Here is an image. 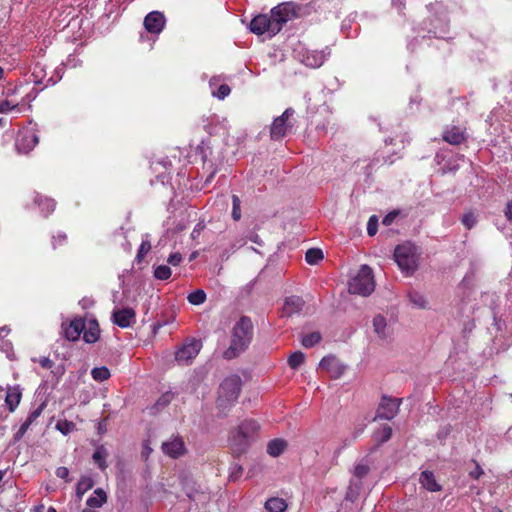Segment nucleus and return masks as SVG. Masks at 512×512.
Here are the masks:
<instances>
[{
  "label": "nucleus",
  "mask_w": 512,
  "mask_h": 512,
  "mask_svg": "<svg viewBox=\"0 0 512 512\" xmlns=\"http://www.w3.org/2000/svg\"><path fill=\"white\" fill-rule=\"evenodd\" d=\"M112 321L120 328H127L136 322V313L130 307L117 309L112 313Z\"/></svg>",
  "instance_id": "f8f14e48"
},
{
  "label": "nucleus",
  "mask_w": 512,
  "mask_h": 512,
  "mask_svg": "<svg viewBox=\"0 0 512 512\" xmlns=\"http://www.w3.org/2000/svg\"><path fill=\"white\" fill-rule=\"evenodd\" d=\"M32 425V423L30 421H28L27 419L21 424L19 430L17 431V433L15 434V439L16 440H19L21 439L24 434L27 432V430L29 429V427Z\"/></svg>",
  "instance_id": "3c124183"
},
{
  "label": "nucleus",
  "mask_w": 512,
  "mask_h": 512,
  "mask_svg": "<svg viewBox=\"0 0 512 512\" xmlns=\"http://www.w3.org/2000/svg\"><path fill=\"white\" fill-rule=\"evenodd\" d=\"M305 361V355L301 351L293 352L288 358V365L291 369L299 368Z\"/></svg>",
  "instance_id": "72a5a7b5"
},
{
  "label": "nucleus",
  "mask_w": 512,
  "mask_h": 512,
  "mask_svg": "<svg viewBox=\"0 0 512 512\" xmlns=\"http://www.w3.org/2000/svg\"><path fill=\"white\" fill-rule=\"evenodd\" d=\"M401 402V398L382 396L374 419L392 420L398 413Z\"/></svg>",
  "instance_id": "1a4fd4ad"
},
{
  "label": "nucleus",
  "mask_w": 512,
  "mask_h": 512,
  "mask_svg": "<svg viewBox=\"0 0 512 512\" xmlns=\"http://www.w3.org/2000/svg\"><path fill=\"white\" fill-rule=\"evenodd\" d=\"M254 336V325L250 317L241 316L231 330L229 347L223 352V358L232 360L239 357L250 346Z\"/></svg>",
  "instance_id": "f257e3e1"
},
{
  "label": "nucleus",
  "mask_w": 512,
  "mask_h": 512,
  "mask_svg": "<svg viewBox=\"0 0 512 512\" xmlns=\"http://www.w3.org/2000/svg\"><path fill=\"white\" fill-rule=\"evenodd\" d=\"M39 364L45 369H51L54 366V362L48 357H42L39 360Z\"/></svg>",
  "instance_id": "bf43d9fd"
},
{
  "label": "nucleus",
  "mask_w": 512,
  "mask_h": 512,
  "mask_svg": "<svg viewBox=\"0 0 512 512\" xmlns=\"http://www.w3.org/2000/svg\"><path fill=\"white\" fill-rule=\"evenodd\" d=\"M171 397H172V396H171L170 394H168V393H167V394L162 395V396L158 399V401L156 402V405H157V406H165V405H167V404L171 401Z\"/></svg>",
  "instance_id": "052dcab7"
},
{
  "label": "nucleus",
  "mask_w": 512,
  "mask_h": 512,
  "mask_svg": "<svg viewBox=\"0 0 512 512\" xmlns=\"http://www.w3.org/2000/svg\"><path fill=\"white\" fill-rule=\"evenodd\" d=\"M22 399V391L19 385L9 386L6 390L5 404L9 412H14Z\"/></svg>",
  "instance_id": "412c9836"
},
{
  "label": "nucleus",
  "mask_w": 512,
  "mask_h": 512,
  "mask_svg": "<svg viewBox=\"0 0 512 512\" xmlns=\"http://www.w3.org/2000/svg\"><path fill=\"white\" fill-rule=\"evenodd\" d=\"M187 300L192 305H201L206 300V293L202 289H197L188 295Z\"/></svg>",
  "instance_id": "f704fd0d"
},
{
  "label": "nucleus",
  "mask_w": 512,
  "mask_h": 512,
  "mask_svg": "<svg viewBox=\"0 0 512 512\" xmlns=\"http://www.w3.org/2000/svg\"><path fill=\"white\" fill-rule=\"evenodd\" d=\"M95 496L89 497L87 499V505L91 508L101 507L107 501V495L105 491L101 488H97L94 491Z\"/></svg>",
  "instance_id": "a878e982"
},
{
  "label": "nucleus",
  "mask_w": 512,
  "mask_h": 512,
  "mask_svg": "<svg viewBox=\"0 0 512 512\" xmlns=\"http://www.w3.org/2000/svg\"><path fill=\"white\" fill-rule=\"evenodd\" d=\"M160 327H162V324H160V323H156V324L154 325V332L156 333V329H158V328H160Z\"/></svg>",
  "instance_id": "0e129e2a"
},
{
  "label": "nucleus",
  "mask_w": 512,
  "mask_h": 512,
  "mask_svg": "<svg viewBox=\"0 0 512 512\" xmlns=\"http://www.w3.org/2000/svg\"><path fill=\"white\" fill-rule=\"evenodd\" d=\"M32 425V423L30 421H28L27 419L21 424L19 430L17 431V433L15 434V439L16 440H19L21 439L24 434L27 432V430L29 429V427Z\"/></svg>",
  "instance_id": "864d4df0"
},
{
  "label": "nucleus",
  "mask_w": 512,
  "mask_h": 512,
  "mask_svg": "<svg viewBox=\"0 0 512 512\" xmlns=\"http://www.w3.org/2000/svg\"><path fill=\"white\" fill-rule=\"evenodd\" d=\"M392 436V428L385 425L380 431L375 432L374 438L377 445L387 442Z\"/></svg>",
  "instance_id": "473e14b6"
},
{
  "label": "nucleus",
  "mask_w": 512,
  "mask_h": 512,
  "mask_svg": "<svg viewBox=\"0 0 512 512\" xmlns=\"http://www.w3.org/2000/svg\"><path fill=\"white\" fill-rule=\"evenodd\" d=\"M150 451H151V448H147V450H145V452H142V455H145V453H147V455H148Z\"/></svg>",
  "instance_id": "774afa93"
},
{
  "label": "nucleus",
  "mask_w": 512,
  "mask_h": 512,
  "mask_svg": "<svg viewBox=\"0 0 512 512\" xmlns=\"http://www.w3.org/2000/svg\"><path fill=\"white\" fill-rule=\"evenodd\" d=\"M420 254L418 247L407 241L395 247L394 260L403 274L411 276L418 269Z\"/></svg>",
  "instance_id": "7ed1b4c3"
},
{
  "label": "nucleus",
  "mask_w": 512,
  "mask_h": 512,
  "mask_svg": "<svg viewBox=\"0 0 512 512\" xmlns=\"http://www.w3.org/2000/svg\"><path fill=\"white\" fill-rule=\"evenodd\" d=\"M93 485L94 482L90 477H82L76 485L77 496L81 498Z\"/></svg>",
  "instance_id": "c756f323"
},
{
  "label": "nucleus",
  "mask_w": 512,
  "mask_h": 512,
  "mask_svg": "<svg viewBox=\"0 0 512 512\" xmlns=\"http://www.w3.org/2000/svg\"><path fill=\"white\" fill-rule=\"evenodd\" d=\"M45 406L46 404L44 402L41 403L36 409L30 412V414L27 417V420L33 424L36 421V419L42 414Z\"/></svg>",
  "instance_id": "49530a36"
},
{
  "label": "nucleus",
  "mask_w": 512,
  "mask_h": 512,
  "mask_svg": "<svg viewBox=\"0 0 512 512\" xmlns=\"http://www.w3.org/2000/svg\"><path fill=\"white\" fill-rule=\"evenodd\" d=\"M408 296H409L410 302L414 306H416L418 308H422V309L426 308L427 301L423 294L416 292V291H412V292H409Z\"/></svg>",
  "instance_id": "c9c22d12"
},
{
  "label": "nucleus",
  "mask_w": 512,
  "mask_h": 512,
  "mask_svg": "<svg viewBox=\"0 0 512 512\" xmlns=\"http://www.w3.org/2000/svg\"><path fill=\"white\" fill-rule=\"evenodd\" d=\"M230 92V87L227 84H222L218 87L217 91L213 92V96L217 97L220 100H223L230 94Z\"/></svg>",
  "instance_id": "c03bdc74"
},
{
  "label": "nucleus",
  "mask_w": 512,
  "mask_h": 512,
  "mask_svg": "<svg viewBox=\"0 0 512 512\" xmlns=\"http://www.w3.org/2000/svg\"><path fill=\"white\" fill-rule=\"evenodd\" d=\"M242 380L239 375H230L226 377L219 386L216 408L226 416L230 409L236 403L241 392Z\"/></svg>",
  "instance_id": "f03ea898"
},
{
  "label": "nucleus",
  "mask_w": 512,
  "mask_h": 512,
  "mask_svg": "<svg viewBox=\"0 0 512 512\" xmlns=\"http://www.w3.org/2000/svg\"><path fill=\"white\" fill-rule=\"evenodd\" d=\"M265 509L268 512H284L287 509V503L282 498L272 497L265 502Z\"/></svg>",
  "instance_id": "393cba45"
},
{
  "label": "nucleus",
  "mask_w": 512,
  "mask_h": 512,
  "mask_svg": "<svg viewBox=\"0 0 512 512\" xmlns=\"http://www.w3.org/2000/svg\"><path fill=\"white\" fill-rule=\"evenodd\" d=\"M398 215H399L398 210L389 212L382 220L383 225L390 226L394 222V220L398 217Z\"/></svg>",
  "instance_id": "5fc2aeb1"
},
{
  "label": "nucleus",
  "mask_w": 512,
  "mask_h": 512,
  "mask_svg": "<svg viewBox=\"0 0 512 512\" xmlns=\"http://www.w3.org/2000/svg\"><path fill=\"white\" fill-rule=\"evenodd\" d=\"M476 221H477V220H476V216H475L474 212H473V211H471V210H470V211H468V212H466V213L462 216V218H461V222H462V224H463V225L465 226V228H466V229H468V230L472 229V228L475 226Z\"/></svg>",
  "instance_id": "a19ab883"
},
{
  "label": "nucleus",
  "mask_w": 512,
  "mask_h": 512,
  "mask_svg": "<svg viewBox=\"0 0 512 512\" xmlns=\"http://www.w3.org/2000/svg\"><path fill=\"white\" fill-rule=\"evenodd\" d=\"M322 337L319 332H311L303 336L301 344L305 348H312L321 341Z\"/></svg>",
  "instance_id": "7c9ffc66"
},
{
  "label": "nucleus",
  "mask_w": 512,
  "mask_h": 512,
  "mask_svg": "<svg viewBox=\"0 0 512 512\" xmlns=\"http://www.w3.org/2000/svg\"><path fill=\"white\" fill-rule=\"evenodd\" d=\"M505 216L508 220L512 221V200L506 205Z\"/></svg>",
  "instance_id": "680f3d73"
},
{
  "label": "nucleus",
  "mask_w": 512,
  "mask_h": 512,
  "mask_svg": "<svg viewBox=\"0 0 512 512\" xmlns=\"http://www.w3.org/2000/svg\"><path fill=\"white\" fill-rule=\"evenodd\" d=\"M32 425V423L30 421H28L27 419L21 424L19 430L17 431V433L15 434V439L16 440H19L21 439L24 434L27 432V430L29 429V427Z\"/></svg>",
  "instance_id": "8fccbe9b"
},
{
  "label": "nucleus",
  "mask_w": 512,
  "mask_h": 512,
  "mask_svg": "<svg viewBox=\"0 0 512 512\" xmlns=\"http://www.w3.org/2000/svg\"><path fill=\"white\" fill-rule=\"evenodd\" d=\"M68 243V237L63 232H57L52 236L53 249H57L65 246Z\"/></svg>",
  "instance_id": "ea45409f"
},
{
  "label": "nucleus",
  "mask_w": 512,
  "mask_h": 512,
  "mask_svg": "<svg viewBox=\"0 0 512 512\" xmlns=\"http://www.w3.org/2000/svg\"><path fill=\"white\" fill-rule=\"evenodd\" d=\"M44 509H45L44 505L41 504V505L35 506L33 508V512H44Z\"/></svg>",
  "instance_id": "e2e57ef3"
},
{
  "label": "nucleus",
  "mask_w": 512,
  "mask_h": 512,
  "mask_svg": "<svg viewBox=\"0 0 512 512\" xmlns=\"http://www.w3.org/2000/svg\"><path fill=\"white\" fill-rule=\"evenodd\" d=\"M286 447L287 443L283 439H273L267 445V453L270 456L278 457L285 451Z\"/></svg>",
  "instance_id": "b1692460"
},
{
  "label": "nucleus",
  "mask_w": 512,
  "mask_h": 512,
  "mask_svg": "<svg viewBox=\"0 0 512 512\" xmlns=\"http://www.w3.org/2000/svg\"><path fill=\"white\" fill-rule=\"evenodd\" d=\"M32 203L34 206L39 208L44 217H48L56 208V202L54 199L39 192H33Z\"/></svg>",
  "instance_id": "dca6fc26"
},
{
  "label": "nucleus",
  "mask_w": 512,
  "mask_h": 512,
  "mask_svg": "<svg viewBox=\"0 0 512 512\" xmlns=\"http://www.w3.org/2000/svg\"><path fill=\"white\" fill-rule=\"evenodd\" d=\"M369 471H370V468L368 465L360 463V464L356 465V467L354 469V476L359 479H362L369 473Z\"/></svg>",
  "instance_id": "a18cd8bd"
},
{
  "label": "nucleus",
  "mask_w": 512,
  "mask_h": 512,
  "mask_svg": "<svg viewBox=\"0 0 512 512\" xmlns=\"http://www.w3.org/2000/svg\"><path fill=\"white\" fill-rule=\"evenodd\" d=\"M4 76V69L0 66V80L3 78Z\"/></svg>",
  "instance_id": "69168bd1"
},
{
  "label": "nucleus",
  "mask_w": 512,
  "mask_h": 512,
  "mask_svg": "<svg viewBox=\"0 0 512 512\" xmlns=\"http://www.w3.org/2000/svg\"><path fill=\"white\" fill-rule=\"evenodd\" d=\"M421 485L430 492H438L442 490V486L436 481L433 472L423 471L420 475Z\"/></svg>",
  "instance_id": "4be33fe9"
},
{
  "label": "nucleus",
  "mask_w": 512,
  "mask_h": 512,
  "mask_svg": "<svg viewBox=\"0 0 512 512\" xmlns=\"http://www.w3.org/2000/svg\"><path fill=\"white\" fill-rule=\"evenodd\" d=\"M472 462L475 464V468L469 472V476L478 480L484 474V471L476 460H472Z\"/></svg>",
  "instance_id": "de8ad7c7"
},
{
  "label": "nucleus",
  "mask_w": 512,
  "mask_h": 512,
  "mask_svg": "<svg viewBox=\"0 0 512 512\" xmlns=\"http://www.w3.org/2000/svg\"><path fill=\"white\" fill-rule=\"evenodd\" d=\"M324 255L321 249L310 248L305 254V260L310 265H315L323 259Z\"/></svg>",
  "instance_id": "c85d7f7f"
},
{
  "label": "nucleus",
  "mask_w": 512,
  "mask_h": 512,
  "mask_svg": "<svg viewBox=\"0 0 512 512\" xmlns=\"http://www.w3.org/2000/svg\"><path fill=\"white\" fill-rule=\"evenodd\" d=\"M152 246H151V243L149 240H143L140 244V247L137 251V254H136V257H135V261L137 263H141L145 256L150 252Z\"/></svg>",
  "instance_id": "e433bc0d"
},
{
  "label": "nucleus",
  "mask_w": 512,
  "mask_h": 512,
  "mask_svg": "<svg viewBox=\"0 0 512 512\" xmlns=\"http://www.w3.org/2000/svg\"><path fill=\"white\" fill-rule=\"evenodd\" d=\"M274 22L273 35L281 31L284 24L297 18V6L293 2H284L271 9Z\"/></svg>",
  "instance_id": "0eeeda50"
},
{
  "label": "nucleus",
  "mask_w": 512,
  "mask_h": 512,
  "mask_svg": "<svg viewBox=\"0 0 512 512\" xmlns=\"http://www.w3.org/2000/svg\"><path fill=\"white\" fill-rule=\"evenodd\" d=\"M375 288V281L372 269L362 265L358 273L349 281V292L361 296L370 295Z\"/></svg>",
  "instance_id": "39448f33"
},
{
  "label": "nucleus",
  "mask_w": 512,
  "mask_h": 512,
  "mask_svg": "<svg viewBox=\"0 0 512 512\" xmlns=\"http://www.w3.org/2000/svg\"><path fill=\"white\" fill-rule=\"evenodd\" d=\"M32 425V423L30 421H28L27 419L21 424L19 430L17 431V433L15 434V439L16 440H19L21 439L24 434L27 432V430L29 429V427Z\"/></svg>",
  "instance_id": "603ef678"
},
{
  "label": "nucleus",
  "mask_w": 512,
  "mask_h": 512,
  "mask_svg": "<svg viewBox=\"0 0 512 512\" xmlns=\"http://www.w3.org/2000/svg\"><path fill=\"white\" fill-rule=\"evenodd\" d=\"M32 425V423L30 421H28L27 419L21 424L19 430L17 431V433L15 434V439L16 440H19L21 439L24 434L27 432V430L29 429V427Z\"/></svg>",
  "instance_id": "09e8293b"
},
{
  "label": "nucleus",
  "mask_w": 512,
  "mask_h": 512,
  "mask_svg": "<svg viewBox=\"0 0 512 512\" xmlns=\"http://www.w3.org/2000/svg\"><path fill=\"white\" fill-rule=\"evenodd\" d=\"M47 512H57V510L54 507L50 506Z\"/></svg>",
  "instance_id": "338daca9"
},
{
  "label": "nucleus",
  "mask_w": 512,
  "mask_h": 512,
  "mask_svg": "<svg viewBox=\"0 0 512 512\" xmlns=\"http://www.w3.org/2000/svg\"><path fill=\"white\" fill-rule=\"evenodd\" d=\"M162 451L173 459H178L187 453L185 443L180 436H174L170 440L163 442Z\"/></svg>",
  "instance_id": "9b49d317"
},
{
  "label": "nucleus",
  "mask_w": 512,
  "mask_h": 512,
  "mask_svg": "<svg viewBox=\"0 0 512 512\" xmlns=\"http://www.w3.org/2000/svg\"><path fill=\"white\" fill-rule=\"evenodd\" d=\"M274 22L272 16L260 14L255 16L250 22V30L256 35H263L266 32L273 34Z\"/></svg>",
  "instance_id": "4468645a"
},
{
  "label": "nucleus",
  "mask_w": 512,
  "mask_h": 512,
  "mask_svg": "<svg viewBox=\"0 0 512 512\" xmlns=\"http://www.w3.org/2000/svg\"><path fill=\"white\" fill-rule=\"evenodd\" d=\"M107 455H108V453H107V450L104 448V446L98 447L95 450V452L93 453L92 458L101 470H105L107 468V463H106Z\"/></svg>",
  "instance_id": "bb28decb"
},
{
  "label": "nucleus",
  "mask_w": 512,
  "mask_h": 512,
  "mask_svg": "<svg viewBox=\"0 0 512 512\" xmlns=\"http://www.w3.org/2000/svg\"><path fill=\"white\" fill-rule=\"evenodd\" d=\"M38 142V136L33 132H28L18 140L17 146L19 150H23L25 153H27L33 149L38 144Z\"/></svg>",
  "instance_id": "5701e85b"
},
{
  "label": "nucleus",
  "mask_w": 512,
  "mask_h": 512,
  "mask_svg": "<svg viewBox=\"0 0 512 512\" xmlns=\"http://www.w3.org/2000/svg\"><path fill=\"white\" fill-rule=\"evenodd\" d=\"M232 218L238 221L241 218L240 199L237 195L232 196Z\"/></svg>",
  "instance_id": "79ce46f5"
},
{
  "label": "nucleus",
  "mask_w": 512,
  "mask_h": 512,
  "mask_svg": "<svg viewBox=\"0 0 512 512\" xmlns=\"http://www.w3.org/2000/svg\"><path fill=\"white\" fill-rule=\"evenodd\" d=\"M110 371L107 367H95L91 370V376L95 381L103 382L110 378Z\"/></svg>",
  "instance_id": "2f4dec72"
},
{
  "label": "nucleus",
  "mask_w": 512,
  "mask_h": 512,
  "mask_svg": "<svg viewBox=\"0 0 512 512\" xmlns=\"http://www.w3.org/2000/svg\"><path fill=\"white\" fill-rule=\"evenodd\" d=\"M171 274V269L167 265H159L154 270V277L158 280H167Z\"/></svg>",
  "instance_id": "4c0bfd02"
},
{
  "label": "nucleus",
  "mask_w": 512,
  "mask_h": 512,
  "mask_svg": "<svg viewBox=\"0 0 512 512\" xmlns=\"http://www.w3.org/2000/svg\"><path fill=\"white\" fill-rule=\"evenodd\" d=\"M387 326V322L384 316L376 315L373 318V328L374 332L382 339L386 338L385 329Z\"/></svg>",
  "instance_id": "cd10ccee"
},
{
  "label": "nucleus",
  "mask_w": 512,
  "mask_h": 512,
  "mask_svg": "<svg viewBox=\"0 0 512 512\" xmlns=\"http://www.w3.org/2000/svg\"><path fill=\"white\" fill-rule=\"evenodd\" d=\"M17 107V104H13L8 100H3L0 102V113H7Z\"/></svg>",
  "instance_id": "4d7b16f0"
},
{
  "label": "nucleus",
  "mask_w": 512,
  "mask_h": 512,
  "mask_svg": "<svg viewBox=\"0 0 512 512\" xmlns=\"http://www.w3.org/2000/svg\"><path fill=\"white\" fill-rule=\"evenodd\" d=\"M330 55V49L326 47L324 50L307 49L302 53L301 62L310 68H319Z\"/></svg>",
  "instance_id": "9d476101"
},
{
  "label": "nucleus",
  "mask_w": 512,
  "mask_h": 512,
  "mask_svg": "<svg viewBox=\"0 0 512 512\" xmlns=\"http://www.w3.org/2000/svg\"><path fill=\"white\" fill-rule=\"evenodd\" d=\"M55 474H56L57 477H59L61 479L68 480L69 469L67 467H64V466L58 467L56 469Z\"/></svg>",
  "instance_id": "13d9d810"
},
{
  "label": "nucleus",
  "mask_w": 512,
  "mask_h": 512,
  "mask_svg": "<svg viewBox=\"0 0 512 512\" xmlns=\"http://www.w3.org/2000/svg\"><path fill=\"white\" fill-rule=\"evenodd\" d=\"M260 426L256 420L246 419L231 432L230 441L237 451L243 452L255 439Z\"/></svg>",
  "instance_id": "20e7f679"
},
{
  "label": "nucleus",
  "mask_w": 512,
  "mask_h": 512,
  "mask_svg": "<svg viewBox=\"0 0 512 512\" xmlns=\"http://www.w3.org/2000/svg\"><path fill=\"white\" fill-rule=\"evenodd\" d=\"M202 348V342L196 338H187L175 351V360L179 365H190Z\"/></svg>",
  "instance_id": "6e6552de"
},
{
  "label": "nucleus",
  "mask_w": 512,
  "mask_h": 512,
  "mask_svg": "<svg viewBox=\"0 0 512 512\" xmlns=\"http://www.w3.org/2000/svg\"><path fill=\"white\" fill-rule=\"evenodd\" d=\"M319 366L326 370L333 378H339L344 372V366L335 356H325L321 359Z\"/></svg>",
  "instance_id": "aec40b11"
},
{
  "label": "nucleus",
  "mask_w": 512,
  "mask_h": 512,
  "mask_svg": "<svg viewBox=\"0 0 512 512\" xmlns=\"http://www.w3.org/2000/svg\"><path fill=\"white\" fill-rule=\"evenodd\" d=\"M378 229V218L376 215H372L367 223V233L369 236H374Z\"/></svg>",
  "instance_id": "37998d69"
},
{
  "label": "nucleus",
  "mask_w": 512,
  "mask_h": 512,
  "mask_svg": "<svg viewBox=\"0 0 512 512\" xmlns=\"http://www.w3.org/2000/svg\"><path fill=\"white\" fill-rule=\"evenodd\" d=\"M295 115V110L291 107L285 109V111L278 117H276L270 126V138L273 141L282 140L293 128L294 123L292 118Z\"/></svg>",
  "instance_id": "423d86ee"
},
{
  "label": "nucleus",
  "mask_w": 512,
  "mask_h": 512,
  "mask_svg": "<svg viewBox=\"0 0 512 512\" xmlns=\"http://www.w3.org/2000/svg\"><path fill=\"white\" fill-rule=\"evenodd\" d=\"M56 429L60 431L63 435H68L75 429V424L72 421L68 420H59L56 423Z\"/></svg>",
  "instance_id": "58836bf2"
},
{
  "label": "nucleus",
  "mask_w": 512,
  "mask_h": 512,
  "mask_svg": "<svg viewBox=\"0 0 512 512\" xmlns=\"http://www.w3.org/2000/svg\"><path fill=\"white\" fill-rule=\"evenodd\" d=\"M442 139L450 145L458 146L467 140L466 129L460 126L447 127L442 133Z\"/></svg>",
  "instance_id": "f3484780"
},
{
  "label": "nucleus",
  "mask_w": 512,
  "mask_h": 512,
  "mask_svg": "<svg viewBox=\"0 0 512 512\" xmlns=\"http://www.w3.org/2000/svg\"><path fill=\"white\" fill-rule=\"evenodd\" d=\"M182 259V255L179 252H175L169 255L167 262L172 266H178Z\"/></svg>",
  "instance_id": "6e6d98bb"
},
{
  "label": "nucleus",
  "mask_w": 512,
  "mask_h": 512,
  "mask_svg": "<svg viewBox=\"0 0 512 512\" xmlns=\"http://www.w3.org/2000/svg\"><path fill=\"white\" fill-rule=\"evenodd\" d=\"M143 24L149 33L159 34L165 25L164 14L159 11H152L146 15Z\"/></svg>",
  "instance_id": "2eb2a0df"
},
{
  "label": "nucleus",
  "mask_w": 512,
  "mask_h": 512,
  "mask_svg": "<svg viewBox=\"0 0 512 512\" xmlns=\"http://www.w3.org/2000/svg\"><path fill=\"white\" fill-rule=\"evenodd\" d=\"M85 320V328L83 329V340L86 343L93 344L97 342L100 338V326L98 321L91 318H84Z\"/></svg>",
  "instance_id": "6ab92c4d"
},
{
  "label": "nucleus",
  "mask_w": 512,
  "mask_h": 512,
  "mask_svg": "<svg viewBox=\"0 0 512 512\" xmlns=\"http://www.w3.org/2000/svg\"><path fill=\"white\" fill-rule=\"evenodd\" d=\"M62 328L64 337L67 340L77 341L80 338L83 329L85 328V320L82 317H76L68 324L63 323Z\"/></svg>",
  "instance_id": "ddd939ff"
},
{
  "label": "nucleus",
  "mask_w": 512,
  "mask_h": 512,
  "mask_svg": "<svg viewBox=\"0 0 512 512\" xmlns=\"http://www.w3.org/2000/svg\"><path fill=\"white\" fill-rule=\"evenodd\" d=\"M305 305V301L300 296H290L284 301V305L281 309V317H291L295 314H299Z\"/></svg>",
  "instance_id": "a211bd4d"
}]
</instances>
